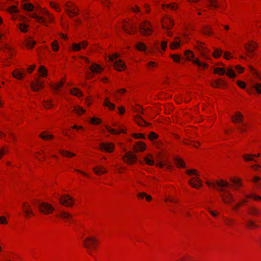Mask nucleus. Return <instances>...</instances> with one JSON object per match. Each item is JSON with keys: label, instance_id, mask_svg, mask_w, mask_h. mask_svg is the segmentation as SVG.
Segmentation results:
<instances>
[{"label": "nucleus", "instance_id": "obj_34", "mask_svg": "<svg viewBox=\"0 0 261 261\" xmlns=\"http://www.w3.org/2000/svg\"><path fill=\"white\" fill-rule=\"evenodd\" d=\"M49 6L57 12H60L62 11V8L60 4L56 2H49Z\"/></svg>", "mask_w": 261, "mask_h": 261}, {"label": "nucleus", "instance_id": "obj_33", "mask_svg": "<svg viewBox=\"0 0 261 261\" xmlns=\"http://www.w3.org/2000/svg\"><path fill=\"white\" fill-rule=\"evenodd\" d=\"M143 159H144L145 163L149 166H152L154 163L153 157L151 154H150V153L146 154L144 156Z\"/></svg>", "mask_w": 261, "mask_h": 261}, {"label": "nucleus", "instance_id": "obj_36", "mask_svg": "<svg viewBox=\"0 0 261 261\" xmlns=\"http://www.w3.org/2000/svg\"><path fill=\"white\" fill-rule=\"evenodd\" d=\"M34 157L40 161H43L45 159V153L43 150L35 152L34 154Z\"/></svg>", "mask_w": 261, "mask_h": 261}, {"label": "nucleus", "instance_id": "obj_53", "mask_svg": "<svg viewBox=\"0 0 261 261\" xmlns=\"http://www.w3.org/2000/svg\"><path fill=\"white\" fill-rule=\"evenodd\" d=\"M249 213L253 216H258L260 214V211L258 208L252 207L249 208Z\"/></svg>", "mask_w": 261, "mask_h": 261}, {"label": "nucleus", "instance_id": "obj_50", "mask_svg": "<svg viewBox=\"0 0 261 261\" xmlns=\"http://www.w3.org/2000/svg\"><path fill=\"white\" fill-rule=\"evenodd\" d=\"M134 120L139 126H143L145 121L139 115L134 116Z\"/></svg>", "mask_w": 261, "mask_h": 261}, {"label": "nucleus", "instance_id": "obj_49", "mask_svg": "<svg viewBox=\"0 0 261 261\" xmlns=\"http://www.w3.org/2000/svg\"><path fill=\"white\" fill-rule=\"evenodd\" d=\"M226 75L230 78H235L236 74L231 67H229L225 72Z\"/></svg>", "mask_w": 261, "mask_h": 261}, {"label": "nucleus", "instance_id": "obj_56", "mask_svg": "<svg viewBox=\"0 0 261 261\" xmlns=\"http://www.w3.org/2000/svg\"><path fill=\"white\" fill-rule=\"evenodd\" d=\"M43 106L44 108H45L47 109H50L54 106V105L52 103V100H44L43 101Z\"/></svg>", "mask_w": 261, "mask_h": 261}, {"label": "nucleus", "instance_id": "obj_4", "mask_svg": "<svg viewBox=\"0 0 261 261\" xmlns=\"http://www.w3.org/2000/svg\"><path fill=\"white\" fill-rule=\"evenodd\" d=\"M64 10L70 18H73L79 13V9L75 4L72 1H68L64 5Z\"/></svg>", "mask_w": 261, "mask_h": 261}, {"label": "nucleus", "instance_id": "obj_35", "mask_svg": "<svg viewBox=\"0 0 261 261\" xmlns=\"http://www.w3.org/2000/svg\"><path fill=\"white\" fill-rule=\"evenodd\" d=\"M69 93L71 95L77 97H81L83 96L82 91L77 88H72L70 90Z\"/></svg>", "mask_w": 261, "mask_h": 261}, {"label": "nucleus", "instance_id": "obj_30", "mask_svg": "<svg viewBox=\"0 0 261 261\" xmlns=\"http://www.w3.org/2000/svg\"><path fill=\"white\" fill-rule=\"evenodd\" d=\"M59 152L64 158H72L76 156L75 153L72 152L68 150L60 149L59 150Z\"/></svg>", "mask_w": 261, "mask_h": 261}, {"label": "nucleus", "instance_id": "obj_17", "mask_svg": "<svg viewBox=\"0 0 261 261\" xmlns=\"http://www.w3.org/2000/svg\"><path fill=\"white\" fill-rule=\"evenodd\" d=\"M184 42L181 41L179 37H175L173 41L170 44V48L172 50H175L180 48Z\"/></svg>", "mask_w": 261, "mask_h": 261}, {"label": "nucleus", "instance_id": "obj_43", "mask_svg": "<svg viewBox=\"0 0 261 261\" xmlns=\"http://www.w3.org/2000/svg\"><path fill=\"white\" fill-rule=\"evenodd\" d=\"M186 174L191 177L194 176H199V172L196 169H188L186 170Z\"/></svg>", "mask_w": 261, "mask_h": 261}, {"label": "nucleus", "instance_id": "obj_6", "mask_svg": "<svg viewBox=\"0 0 261 261\" xmlns=\"http://www.w3.org/2000/svg\"><path fill=\"white\" fill-rule=\"evenodd\" d=\"M194 48L198 50L201 56L205 59H210L209 54L210 50L207 48L204 42L196 41L194 44Z\"/></svg>", "mask_w": 261, "mask_h": 261}, {"label": "nucleus", "instance_id": "obj_28", "mask_svg": "<svg viewBox=\"0 0 261 261\" xmlns=\"http://www.w3.org/2000/svg\"><path fill=\"white\" fill-rule=\"evenodd\" d=\"M89 69L92 73L96 74L101 73L104 69L100 65L96 63H93Z\"/></svg>", "mask_w": 261, "mask_h": 261}, {"label": "nucleus", "instance_id": "obj_31", "mask_svg": "<svg viewBox=\"0 0 261 261\" xmlns=\"http://www.w3.org/2000/svg\"><path fill=\"white\" fill-rule=\"evenodd\" d=\"M211 85L215 88H223L225 85V82L221 79H218L211 83Z\"/></svg>", "mask_w": 261, "mask_h": 261}, {"label": "nucleus", "instance_id": "obj_54", "mask_svg": "<svg viewBox=\"0 0 261 261\" xmlns=\"http://www.w3.org/2000/svg\"><path fill=\"white\" fill-rule=\"evenodd\" d=\"M226 70L223 68L217 67L214 69V72L215 74H218L219 75H223L225 73Z\"/></svg>", "mask_w": 261, "mask_h": 261}, {"label": "nucleus", "instance_id": "obj_24", "mask_svg": "<svg viewBox=\"0 0 261 261\" xmlns=\"http://www.w3.org/2000/svg\"><path fill=\"white\" fill-rule=\"evenodd\" d=\"M94 173L97 175H101L107 173V169L103 166L97 165L93 168Z\"/></svg>", "mask_w": 261, "mask_h": 261}, {"label": "nucleus", "instance_id": "obj_20", "mask_svg": "<svg viewBox=\"0 0 261 261\" xmlns=\"http://www.w3.org/2000/svg\"><path fill=\"white\" fill-rule=\"evenodd\" d=\"M88 42L87 41H83L79 43H73L72 45V50L74 51H79L82 48L85 49L88 46Z\"/></svg>", "mask_w": 261, "mask_h": 261}, {"label": "nucleus", "instance_id": "obj_40", "mask_svg": "<svg viewBox=\"0 0 261 261\" xmlns=\"http://www.w3.org/2000/svg\"><path fill=\"white\" fill-rule=\"evenodd\" d=\"M224 224L227 227H232L234 225L235 220L233 218L226 217L223 220Z\"/></svg>", "mask_w": 261, "mask_h": 261}, {"label": "nucleus", "instance_id": "obj_3", "mask_svg": "<svg viewBox=\"0 0 261 261\" xmlns=\"http://www.w3.org/2000/svg\"><path fill=\"white\" fill-rule=\"evenodd\" d=\"M139 31L142 36H149L153 32L154 29L150 21L144 20L139 25Z\"/></svg>", "mask_w": 261, "mask_h": 261}, {"label": "nucleus", "instance_id": "obj_55", "mask_svg": "<svg viewBox=\"0 0 261 261\" xmlns=\"http://www.w3.org/2000/svg\"><path fill=\"white\" fill-rule=\"evenodd\" d=\"M255 156V154H245L243 155V158L244 160L246 161H254V158Z\"/></svg>", "mask_w": 261, "mask_h": 261}, {"label": "nucleus", "instance_id": "obj_60", "mask_svg": "<svg viewBox=\"0 0 261 261\" xmlns=\"http://www.w3.org/2000/svg\"><path fill=\"white\" fill-rule=\"evenodd\" d=\"M222 53V50L220 48H218L215 50V51L213 53V56L215 58H218L221 56Z\"/></svg>", "mask_w": 261, "mask_h": 261}, {"label": "nucleus", "instance_id": "obj_45", "mask_svg": "<svg viewBox=\"0 0 261 261\" xmlns=\"http://www.w3.org/2000/svg\"><path fill=\"white\" fill-rule=\"evenodd\" d=\"M38 72L40 74V76L46 77L47 76V70L43 65L40 66L38 69Z\"/></svg>", "mask_w": 261, "mask_h": 261}, {"label": "nucleus", "instance_id": "obj_23", "mask_svg": "<svg viewBox=\"0 0 261 261\" xmlns=\"http://www.w3.org/2000/svg\"><path fill=\"white\" fill-rule=\"evenodd\" d=\"M205 2L207 8L210 9H216L220 7V4L218 0H206Z\"/></svg>", "mask_w": 261, "mask_h": 261}, {"label": "nucleus", "instance_id": "obj_29", "mask_svg": "<svg viewBox=\"0 0 261 261\" xmlns=\"http://www.w3.org/2000/svg\"><path fill=\"white\" fill-rule=\"evenodd\" d=\"M114 67L118 71H124L126 68L124 61L121 60L116 61L114 64Z\"/></svg>", "mask_w": 261, "mask_h": 261}, {"label": "nucleus", "instance_id": "obj_44", "mask_svg": "<svg viewBox=\"0 0 261 261\" xmlns=\"http://www.w3.org/2000/svg\"><path fill=\"white\" fill-rule=\"evenodd\" d=\"M23 43L26 45L28 48L32 49L35 45L36 42L31 39H28L25 40Z\"/></svg>", "mask_w": 261, "mask_h": 261}, {"label": "nucleus", "instance_id": "obj_63", "mask_svg": "<svg viewBox=\"0 0 261 261\" xmlns=\"http://www.w3.org/2000/svg\"><path fill=\"white\" fill-rule=\"evenodd\" d=\"M101 122V120L99 118L93 117L90 119V123L94 125H98Z\"/></svg>", "mask_w": 261, "mask_h": 261}, {"label": "nucleus", "instance_id": "obj_47", "mask_svg": "<svg viewBox=\"0 0 261 261\" xmlns=\"http://www.w3.org/2000/svg\"><path fill=\"white\" fill-rule=\"evenodd\" d=\"M7 11L11 15L17 13L19 12V10L16 6H12L9 7Z\"/></svg>", "mask_w": 261, "mask_h": 261}, {"label": "nucleus", "instance_id": "obj_57", "mask_svg": "<svg viewBox=\"0 0 261 261\" xmlns=\"http://www.w3.org/2000/svg\"><path fill=\"white\" fill-rule=\"evenodd\" d=\"M167 8L171 10L175 11L178 8V5L176 3L173 2L167 4Z\"/></svg>", "mask_w": 261, "mask_h": 261}, {"label": "nucleus", "instance_id": "obj_8", "mask_svg": "<svg viewBox=\"0 0 261 261\" xmlns=\"http://www.w3.org/2000/svg\"><path fill=\"white\" fill-rule=\"evenodd\" d=\"M59 201L61 205L68 207H72L74 204L73 198L68 194L62 195L59 198Z\"/></svg>", "mask_w": 261, "mask_h": 261}, {"label": "nucleus", "instance_id": "obj_42", "mask_svg": "<svg viewBox=\"0 0 261 261\" xmlns=\"http://www.w3.org/2000/svg\"><path fill=\"white\" fill-rule=\"evenodd\" d=\"M103 106L107 107L110 110H113L115 108V105L111 102L109 98L106 97L103 102Z\"/></svg>", "mask_w": 261, "mask_h": 261}, {"label": "nucleus", "instance_id": "obj_25", "mask_svg": "<svg viewBox=\"0 0 261 261\" xmlns=\"http://www.w3.org/2000/svg\"><path fill=\"white\" fill-rule=\"evenodd\" d=\"M66 80L65 78H62L61 81L57 83H50V86L53 90L60 91L65 83Z\"/></svg>", "mask_w": 261, "mask_h": 261}, {"label": "nucleus", "instance_id": "obj_5", "mask_svg": "<svg viewBox=\"0 0 261 261\" xmlns=\"http://www.w3.org/2000/svg\"><path fill=\"white\" fill-rule=\"evenodd\" d=\"M39 12L41 14L44 16L43 19L44 21L41 22L40 23L43 24L46 27H48L49 23H54L55 21V17L54 14L49 12L46 8L40 7Z\"/></svg>", "mask_w": 261, "mask_h": 261}, {"label": "nucleus", "instance_id": "obj_46", "mask_svg": "<svg viewBox=\"0 0 261 261\" xmlns=\"http://www.w3.org/2000/svg\"><path fill=\"white\" fill-rule=\"evenodd\" d=\"M176 166L178 168H184L185 167L186 164L185 162L182 159L177 158L175 159Z\"/></svg>", "mask_w": 261, "mask_h": 261}, {"label": "nucleus", "instance_id": "obj_15", "mask_svg": "<svg viewBox=\"0 0 261 261\" xmlns=\"http://www.w3.org/2000/svg\"><path fill=\"white\" fill-rule=\"evenodd\" d=\"M258 47L256 42L250 40L244 45V48L247 53H252Z\"/></svg>", "mask_w": 261, "mask_h": 261}, {"label": "nucleus", "instance_id": "obj_48", "mask_svg": "<svg viewBox=\"0 0 261 261\" xmlns=\"http://www.w3.org/2000/svg\"><path fill=\"white\" fill-rule=\"evenodd\" d=\"M30 16L32 17V18L35 19L37 22L38 23H40L41 22L44 21V20L43 19V16H39L36 13H33L31 15H30Z\"/></svg>", "mask_w": 261, "mask_h": 261}, {"label": "nucleus", "instance_id": "obj_16", "mask_svg": "<svg viewBox=\"0 0 261 261\" xmlns=\"http://www.w3.org/2000/svg\"><path fill=\"white\" fill-rule=\"evenodd\" d=\"M106 129L111 134L114 135H119L121 133L125 134L126 133V129L124 126L121 125L119 126V130L112 128L109 125H106Z\"/></svg>", "mask_w": 261, "mask_h": 261}, {"label": "nucleus", "instance_id": "obj_2", "mask_svg": "<svg viewBox=\"0 0 261 261\" xmlns=\"http://www.w3.org/2000/svg\"><path fill=\"white\" fill-rule=\"evenodd\" d=\"M99 242L96 237L91 236L86 238L83 242L84 247L86 249L89 254L92 255L93 253L98 247Z\"/></svg>", "mask_w": 261, "mask_h": 261}, {"label": "nucleus", "instance_id": "obj_39", "mask_svg": "<svg viewBox=\"0 0 261 261\" xmlns=\"http://www.w3.org/2000/svg\"><path fill=\"white\" fill-rule=\"evenodd\" d=\"M72 112L75 113L78 116H81L86 112V110L79 106H74Z\"/></svg>", "mask_w": 261, "mask_h": 261}, {"label": "nucleus", "instance_id": "obj_62", "mask_svg": "<svg viewBox=\"0 0 261 261\" xmlns=\"http://www.w3.org/2000/svg\"><path fill=\"white\" fill-rule=\"evenodd\" d=\"M29 25L24 23H20L19 25V30L23 33H26L28 31Z\"/></svg>", "mask_w": 261, "mask_h": 261}, {"label": "nucleus", "instance_id": "obj_41", "mask_svg": "<svg viewBox=\"0 0 261 261\" xmlns=\"http://www.w3.org/2000/svg\"><path fill=\"white\" fill-rule=\"evenodd\" d=\"M248 200L246 199H243L236 204L232 207V210L237 211L240 207L245 205V203L247 202Z\"/></svg>", "mask_w": 261, "mask_h": 261}, {"label": "nucleus", "instance_id": "obj_14", "mask_svg": "<svg viewBox=\"0 0 261 261\" xmlns=\"http://www.w3.org/2000/svg\"><path fill=\"white\" fill-rule=\"evenodd\" d=\"M189 184L193 188L200 189L202 186V181L199 178V176H194L190 178L188 181Z\"/></svg>", "mask_w": 261, "mask_h": 261}, {"label": "nucleus", "instance_id": "obj_7", "mask_svg": "<svg viewBox=\"0 0 261 261\" xmlns=\"http://www.w3.org/2000/svg\"><path fill=\"white\" fill-rule=\"evenodd\" d=\"M38 210L40 213L45 215H48L51 214L54 212L55 208L51 204L46 202H43L40 203L38 206Z\"/></svg>", "mask_w": 261, "mask_h": 261}, {"label": "nucleus", "instance_id": "obj_1", "mask_svg": "<svg viewBox=\"0 0 261 261\" xmlns=\"http://www.w3.org/2000/svg\"><path fill=\"white\" fill-rule=\"evenodd\" d=\"M217 184L219 189L218 191L220 192V197L223 202L226 204H230L233 202L234 198L232 194L225 188L230 186V184L227 180L222 179L217 181Z\"/></svg>", "mask_w": 261, "mask_h": 261}, {"label": "nucleus", "instance_id": "obj_9", "mask_svg": "<svg viewBox=\"0 0 261 261\" xmlns=\"http://www.w3.org/2000/svg\"><path fill=\"white\" fill-rule=\"evenodd\" d=\"M161 23L163 29L169 30L173 27L174 21L169 15H165L161 18Z\"/></svg>", "mask_w": 261, "mask_h": 261}, {"label": "nucleus", "instance_id": "obj_18", "mask_svg": "<svg viewBox=\"0 0 261 261\" xmlns=\"http://www.w3.org/2000/svg\"><path fill=\"white\" fill-rule=\"evenodd\" d=\"M146 148V144L142 141L137 142L133 146V150L134 153L143 152Z\"/></svg>", "mask_w": 261, "mask_h": 261}, {"label": "nucleus", "instance_id": "obj_19", "mask_svg": "<svg viewBox=\"0 0 261 261\" xmlns=\"http://www.w3.org/2000/svg\"><path fill=\"white\" fill-rule=\"evenodd\" d=\"M12 75L15 79L18 80H22L23 77L26 75V73L24 70L20 68H16L12 72Z\"/></svg>", "mask_w": 261, "mask_h": 261}, {"label": "nucleus", "instance_id": "obj_11", "mask_svg": "<svg viewBox=\"0 0 261 261\" xmlns=\"http://www.w3.org/2000/svg\"><path fill=\"white\" fill-rule=\"evenodd\" d=\"M115 147V145L113 143L108 142H102L99 144L98 150L104 152L112 153L114 151Z\"/></svg>", "mask_w": 261, "mask_h": 261}, {"label": "nucleus", "instance_id": "obj_32", "mask_svg": "<svg viewBox=\"0 0 261 261\" xmlns=\"http://www.w3.org/2000/svg\"><path fill=\"white\" fill-rule=\"evenodd\" d=\"M4 52L8 54L11 56H14L16 54V50L11 45L6 44L3 48Z\"/></svg>", "mask_w": 261, "mask_h": 261}, {"label": "nucleus", "instance_id": "obj_64", "mask_svg": "<svg viewBox=\"0 0 261 261\" xmlns=\"http://www.w3.org/2000/svg\"><path fill=\"white\" fill-rule=\"evenodd\" d=\"M158 137V135L153 132H151L148 136V138L150 141H153L156 139Z\"/></svg>", "mask_w": 261, "mask_h": 261}, {"label": "nucleus", "instance_id": "obj_22", "mask_svg": "<svg viewBox=\"0 0 261 261\" xmlns=\"http://www.w3.org/2000/svg\"><path fill=\"white\" fill-rule=\"evenodd\" d=\"M44 87L43 82L40 81L39 79L31 83V88L34 91H38Z\"/></svg>", "mask_w": 261, "mask_h": 261}, {"label": "nucleus", "instance_id": "obj_59", "mask_svg": "<svg viewBox=\"0 0 261 261\" xmlns=\"http://www.w3.org/2000/svg\"><path fill=\"white\" fill-rule=\"evenodd\" d=\"M8 147L7 146H3L0 148V159H1L3 155L8 153Z\"/></svg>", "mask_w": 261, "mask_h": 261}, {"label": "nucleus", "instance_id": "obj_13", "mask_svg": "<svg viewBox=\"0 0 261 261\" xmlns=\"http://www.w3.org/2000/svg\"><path fill=\"white\" fill-rule=\"evenodd\" d=\"M22 211L24 213V217L29 219L34 216L35 214L31 205L28 202H24L22 205Z\"/></svg>", "mask_w": 261, "mask_h": 261}, {"label": "nucleus", "instance_id": "obj_38", "mask_svg": "<svg viewBox=\"0 0 261 261\" xmlns=\"http://www.w3.org/2000/svg\"><path fill=\"white\" fill-rule=\"evenodd\" d=\"M201 32L202 34L207 35L213 34V29L210 25H204L202 28Z\"/></svg>", "mask_w": 261, "mask_h": 261}, {"label": "nucleus", "instance_id": "obj_26", "mask_svg": "<svg viewBox=\"0 0 261 261\" xmlns=\"http://www.w3.org/2000/svg\"><path fill=\"white\" fill-rule=\"evenodd\" d=\"M231 121L233 123H242L243 121V116L242 114L237 111L231 117Z\"/></svg>", "mask_w": 261, "mask_h": 261}, {"label": "nucleus", "instance_id": "obj_61", "mask_svg": "<svg viewBox=\"0 0 261 261\" xmlns=\"http://www.w3.org/2000/svg\"><path fill=\"white\" fill-rule=\"evenodd\" d=\"M23 8L28 11H32L33 10L34 6L31 3H27L23 5Z\"/></svg>", "mask_w": 261, "mask_h": 261}, {"label": "nucleus", "instance_id": "obj_10", "mask_svg": "<svg viewBox=\"0 0 261 261\" xmlns=\"http://www.w3.org/2000/svg\"><path fill=\"white\" fill-rule=\"evenodd\" d=\"M122 160L127 165H132L137 162L138 158L134 152L129 151L122 156Z\"/></svg>", "mask_w": 261, "mask_h": 261}, {"label": "nucleus", "instance_id": "obj_58", "mask_svg": "<svg viewBox=\"0 0 261 261\" xmlns=\"http://www.w3.org/2000/svg\"><path fill=\"white\" fill-rule=\"evenodd\" d=\"M50 46H51V48L54 51H58L59 49V45L57 40L54 41L51 43Z\"/></svg>", "mask_w": 261, "mask_h": 261}, {"label": "nucleus", "instance_id": "obj_51", "mask_svg": "<svg viewBox=\"0 0 261 261\" xmlns=\"http://www.w3.org/2000/svg\"><path fill=\"white\" fill-rule=\"evenodd\" d=\"M136 48L140 51H144L146 50V46L143 42H138L136 45Z\"/></svg>", "mask_w": 261, "mask_h": 261}, {"label": "nucleus", "instance_id": "obj_27", "mask_svg": "<svg viewBox=\"0 0 261 261\" xmlns=\"http://www.w3.org/2000/svg\"><path fill=\"white\" fill-rule=\"evenodd\" d=\"M229 180L232 183L234 184V188L236 190H239L240 187L243 186V185L241 182L242 179L236 176H232L230 177Z\"/></svg>", "mask_w": 261, "mask_h": 261}, {"label": "nucleus", "instance_id": "obj_37", "mask_svg": "<svg viewBox=\"0 0 261 261\" xmlns=\"http://www.w3.org/2000/svg\"><path fill=\"white\" fill-rule=\"evenodd\" d=\"M61 219L65 220L66 221L70 220L72 218V215L66 211H61L59 216Z\"/></svg>", "mask_w": 261, "mask_h": 261}, {"label": "nucleus", "instance_id": "obj_21", "mask_svg": "<svg viewBox=\"0 0 261 261\" xmlns=\"http://www.w3.org/2000/svg\"><path fill=\"white\" fill-rule=\"evenodd\" d=\"M39 137L44 141H51L54 139V135L48 131H42L39 135Z\"/></svg>", "mask_w": 261, "mask_h": 261}, {"label": "nucleus", "instance_id": "obj_52", "mask_svg": "<svg viewBox=\"0 0 261 261\" xmlns=\"http://www.w3.org/2000/svg\"><path fill=\"white\" fill-rule=\"evenodd\" d=\"M184 55L186 57L187 59L190 61L194 58V54L193 52L190 50H187L184 52Z\"/></svg>", "mask_w": 261, "mask_h": 261}, {"label": "nucleus", "instance_id": "obj_12", "mask_svg": "<svg viewBox=\"0 0 261 261\" xmlns=\"http://www.w3.org/2000/svg\"><path fill=\"white\" fill-rule=\"evenodd\" d=\"M123 30L127 34L133 35L136 32V28L134 24L128 21L122 22Z\"/></svg>", "mask_w": 261, "mask_h": 261}]
</instances>
